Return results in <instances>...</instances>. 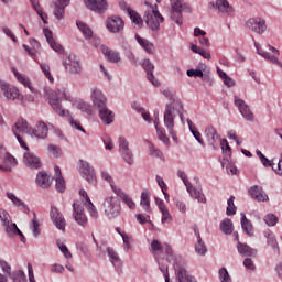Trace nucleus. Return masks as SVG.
Here are the masks:
<instances>
[{
  "label": "nucleus",
  "instance_id": "43",
  "mask_svg": "<svg viewBox=\"0 0 282 282\" xmlns=\"http://www.w3.org/2000/svg\"><path fill=\"white\" fill-rule=\"evenodd\" d=\"M156 135L159 138V140L161 142H163V144H165L166 147H170L171 145V141L169 140V137L166 135V130L164 128H160V126H158V122H156Z\"/></svg>",
  "mask_w": 282,
  "mask_h": 282
},
{
  "label": "nucleus",
  "instance_id": "29",
  "mask_svg": "<svg viewBox=\"0 0 282 282\" xmlns=\"http://www.w3.org/2000/svg\"><path fill=\"white\" fill-rule=\"evenodd\" d=\"M12 72L19 83H21L24 87H28L30 91H32V94H36V89L32 87V82H30V78H28V76L19 73V70H17V68L14 67L12 68Z\"/></svg>",
  "mask_w": 282,
  "mask_h": 282
},
{
  "label": "nucleus",
  "instance_id": "33",
  "mask_svg": "<svg viewBox=\"0 0 282 282\" xmlns=\"http://www.w3.org/2000/svg\"><path fill=\"white\" fill-rule=\"evenodd\" d=\"M7 197L8 199H10V202H12L13 205L17 206V208H19L23 213H30V207H28V205H25L23 200L17 197V195H14L13 193L7 192Z\"/></svg>",
  "mask_w": 282,
  "mask_h": 282
},
{
  "label": "nucleus",
  "instance_id": "19",
  "mask_svg": "<svg viewBox=\"0 0 282 282\" xmlns=\"http://www.w3.org/2000/svg\"><path fill=\"white\" fill-rule=\"evenodd\" d=\"M0 89H1L4 98H7V100H17V98H19V96H21L19 88H17L10 84L0 83Z\"/></svg>",
  "mask_w": 282,
  "mask_h": 282
},
{
  "label": "nucleus",
  "instance_id": "22",
  "mask_svg": "<svg viewBox=\"0 0 282 282\" xmlns=\"http://www.w3.org/2000/svg\"><path fill=\"white\" fill-rule=\"evenodd\" d=\"M205 138L213 149H217V142H219V133H217V129H215V127L212 124L206 127Z\"/></svg>",
  "mask_w": 282,
  "mask_h": 282
},
{
  "label": "nucleus",
  "instance_id": "6",
  "mask_svg": "<svg viewBox=\"0 0 282 282\" xmlns=\"http://www.w3.org/2000/svg\"><path fill=\"white\" fill-rule=\"evenodd\" d=\"M254 47L257 50V54H259V56H262V58H264V61H270V63H273V65H278V67H282V63L279 61V55L281 53L274 46L269 45V50H270V52L273 53V55H270L265 51H261L259 48V44L258 43H254Z\"/></svg>",
  "mask_w": 282,
  "mask_h": 282
},
{
  "label": "nucleus",
  "instance_id": "21",
  "mask_svg": "<svg viewBox=\"0 0 282 282\" xmlns=\"http://www.w3.org/2000/svg\"><path fill=\"white\" fill-rule=\"evenodd\" d=\"M142 68L144 69L147 74V78L154 87H160V82L155 79V76L153 75V69H155V65L151 63V59L145 58L142 62Z\"/></svg>",
  "mask_w": 282,
  "mask_h": 282
},
{
  "label": "nucleus",
  "instance_id": "62",
  "mask_svg": "<svg viewBox=\"0 0 282 282\" xmlns=\"http://www.w3.org/2000/svg\"><path fill=\"white\" fill-rule=\"evenodd\" d=\"M218 274L220 282H232V279L230 278V274L226 268H221Z\"/></svg>",
  "mask_w": 282,
  "mask_h": 282
},
{
  "label": "nucleus",
  "instance_id": "26",
  "mask_svg": "<svg viewBox=\"0 0 282 282\" xmlns=\"http://www.w3.org/2000/svg\"><path fill=\"white\" fill-rule=\"evenodd\" d=\"M35 182L40 188H50V186H52L53 178L45 172H39Z\"/></svg>",
  "mask_w": 282,
  "mask_h": 282
},
{
  "label": "nucleus",
  "instance_id": "39",
  "mask_svg": "<svg viewBox=\"0 0 282 282\" xmlns=\"http://www.w3.org/2000/svg\"><path fill=\"white\" fill-rule=\"evenodd\" d=\"M140 204L145 213H151V193H149V191H143L141 193Z\"/></svg>",
  "mask_w": 282,
  "mask_h": 282
},
{
  "label": "nucleus",
  "instance_id": "25",
  "mask_svg": "<svg viewBox=\"0 0 282 282\" xmlns=\"http://www.w3.org/2000/svg\"><path fill=\"white\" fill-rule=\"evenodd\" d=\"M69 1L72 0H57L54 3V17H56V19H58V21H61V19H63V17L65 15V8L67 6H69Z\"/></svg>",
  "mask_w": 282,
  "mask_h": 282
},
{
  "label": "nucleus",
  "instance_id": "32",
  "mask_svg": "<svg viewBox=\"0 0 282 282\" xmlns=\"http://www.w3.org/2000/svg\"><path fill=\"white\" fill-rule=\"evenodd\" d=\"M237 250L241 257H257V249H252V247L247 243L238 241Z\"/></svg>",
  "mask_w": 282,
  "mask_h": 282
},
{
  "label": "nucleus",
  "instance_id": "41",
  "mask_svg": "<svg viewBox=\"0 0 282 282\" xmlns=\"http://www.w3.org/2000/svg\"><path fill=\"white\" fill-rule=\"evenodd\" d=\"M184 11L183 10H177V9H171L170 17L176 25H183L184 24V18L182 15Z\"/></svg>",
  "mask_w": 282,
  "mask_h": 282
},
{
  "label": "nucleus",
  "instance_id": "31",
  "mask_svg": "<svg viewBox=\"0 0 282 282\" xmlns=\"http://www.w3.org/2000/svg\"><path fill=\"white\" fill-rule=\"evenodd\" d=\"M101 52L109 63H120L121 57L119 52L109 50V47L105 45L101 46Z\"/></svg>",
  "mask_w": 282,
  "mask_h": 282
},
{
  "label": "nucleus",
  "instance_id": "40",
  "mask_svg": "<svg viewBox=\"0 0 282 282\" xmlns=\"http://www.w3.org/2000/svg\"><path fill=\"white\" fill-rule=\"evenodd\" d=\"M241 228L249 236L252 237L254 231L252 230V223L248 220L245 213H241Z\"/></svg>",
  "mask_w": 282,
  "mask_h": 282
},
{
  "label": "nucleus",
  "instance_id": "23",
  "mask_svg": "<svg viewBox=\"0 0 282 282\" xmlns=\"http://www.w3.org/2000/svg\"><path fill=\"white\" fill-rule=\"evenodd\" d=\"M43 32L50 47H52L54 52H57V54H63V46L56 43V41H54V35L52 33V30L45 28Z\"/></svg>",
  "mask_w": 282,
  "mask_h": 282
},
{
  "label": "nucleus",
  "instance_id": "37",
  "mask_svg": "<svg viewBox=\"0 0 282 282\" xmlns=\"http://www.w3.org/2000/svg\"><path fill=\"white\" fill-rule=\"evenodd\" d=\"M107 252H108V257L110 259V263H112V265L115 268H121L122 260L120 259V256H118V252H116V250H113V248H111V247L107 248Z\"/></svg>",
  "mask_w": 282,
  "mask_h": 282
},
{
  "label": "nucleus",
  "instance_id": "51",
  "mask_svg": "<svg viewBox=\"0 0 282 282\" xmlns=\"http://www.w3.org/2000/svg\"><path fill=\"white\" fill-rule=\"evenodd\" d=\"M195 252H197L200 257H206V252H208V248H206V243L202 238H198L195 245Z\"/></svg>",
  "mask_w": 282,
  "mask_h": 282
},
{
  "label": "nucleus",
  "instance_id": "14",
  "mask_svg": "<svg viewBox=\"0 0 282 282\" xmlns=\"http://www.w3.org/2000/svg\"><path fill=\"white\" fill-rule=\"evenodd\" d=\"M63 65L69 74H80L83 72V67H80V62L76 58V55H68Z\"/></svg>",
  "mask_w": 282,
  "mask_h": 282
},
{
  "label": "nucleus",
  "instance_id": "30",
  "mask_svg": "<svg viewBox=\"0 0 282 282\" xmlns=\"http://www.w3.org/2000/svg\"><path fill=\"white\" fill-rule=\"evenodd\" d=\"M99 118L104 122V124H112L113 119L116 118V115H113V111H111L109 108H101L98 110Z\"/></svg>",
  "mask_w": 282,
  "mask_h": 282
},
{
  "label": "nucleus",
  "instance_id": "44",
  "mask_svg": "<svg viewBox=\"0 0 282 282\" xmlns=\"http://www.w3.org/2000/svg\"><path fill=\"white\" fill-rule=\"evenodd\" d=\"M148 144H149V155H151V158H159V160H164V153L160 151V149L155 148V145L153 144V142L147 140Z\"/></svg>",
  "mask_w": 282,
  "mask_h": 282
},
{
  "label": "nucleus",
  "instance_id": "12",
  "mask_svg": "<svg viewBox=\"0 0 282 282\" xmlns=\"http://www.w3.org/2000/svg\"><path fill=\"white\" fill-rule=\"evenodd\" d=\"M79 173L84 180H87L89 184H96V173L94 167L89 165V162L80 160Z\"/></svg>",
  "mask_w": 282,
  "mask_h": 282
},
{
  "label": "nucleus",
  "instance_id": "13",
  "mask_svg": "<svg viewBox=\"0 0 282 282\" xmlns=\"http://www.w3.org/2000/svg\"><path fill=\"white\" fill-rule=\"evenodd\" d=\"M84 2L88 10H91V12H96L97 14H105L107 8H109L107 0H84Z\"/></svg>",
  "mask_w": 282,
  "mask_h": 282
},
{
  "label": "nucleus",
  "instance_id": "3",
  "mask_svg": "<svg viewBox=\"0 0 282 282\" xmlns=\"http://www.w3.org/2000/svg\"><path fill=\"white\" fill-rule=\"evenodd\" d=\"M44 91L46 94V97L48 98V102L53 111H55V113H57V116H61L62 118L66 116L68 118L70 127H74L78 131H82L83 133H85V129H83V126H80V122L74 121V118H72V116L69 115V111L63 109V106L61 105V98L58 97V93L50 88H44Z\"/></svg>",
  "mask_w": 282,
  "mask_h": 282
},
{
  "label": "nucleus",
  "instance_id": "49",
  "mask_svg": "<svg viewBox=\"0 0 282 282\" xmlns=\"http://www.w3.org/2000/svg\"><path fill=\"white\" fill-rule=\"evenodd\" d=\"M30 228L33 232V237H39L41 235V224L36 219V213H33V219L31 221Z\"/></svg>",
  "mask_w": 282,
  "mask_h": 282
},
{
  "label": "nucleus",
  "instance_id": "16",
  "mask_svg": "<svg viewBox=\"0 0 282 282\" xmlns=\"http://www.w3.org/2000/svg\"><path fill=\"white\" fill-rule=\"evenodd\" d=\"M0 221L7 235H12V229L15 228L17 223H12V216L6 209H0Z\"/></svg>",
  "mask_w": 282,
  "mask_h": 282
},
{
  "label": "nucleus",
  "instance_id": "34",
  "mask_svg": "<svg viewBox=\"0 0 282 282\" xmlns=\"http://www.w3.org/2000/svg\"><path fill=\"white\" fill-rule=\"evenodd\" d=\"M135 41L139 43V45H141V47L144 50V52H147V54L155 53V46L149 40L135 34Z\"/></svg>",
  "mask_w": 282,
  "mask_h": 282
},
{
  "label": "nucleus",
  "instance_id": "15",
  "mask_svg": "<svg viewBox=\"0 0 282 282\" xmlns=\"http://www.w3.org/2000/svg\"><path fill=\"white\" fill-rule=\"evenodd\" d=\"M247 28L256 34H263L265 30H268V25H265V20L261 18H251L246 23Z\"/></svg>",
  "mask_w": 282,
  "mask_h": 282
},
{
  "label": "nucleus",
  "instance_id": "35",
  "mask_svg": "<svg viewBox=\"0 0 282 282\" xmlns=\"http://www.w3.org/2000/svg\"><path fill=\"white\" fill-rule=\"evenodd\" d=\"M170 3L171 10H182L183 12H187L188 14L193 12V9L184 0H170Z\"/></svg>",
  "mask_w": 282,
  "mask_h": 282
},
{
  "label": "nucleus",
  "instance_id": "2",
  "mask_svg": "<svg viewBox=\"0 0 282 282\" xmlns=\"http://www.w3.org/2000/svg\"><path fill=\"white\" fill-rule=\"evenodd\" d=\"M164 250L165 254H167L166 261L171 263V261H174V270L176 274L177 282H197L195 279L188 274V271H186V262L182 257H177L173 254V248L169 243H160L158 240H153L150 246V251L153 253L155 252H162Z\"/></svg>",
  "mask_w": 282,
  "mask_h": 282
},
{
  "label": "nucleus",
  "instance_id": "58",
  "mask_svg": "<svg viewBox=\"0 0 282 282\" xmlns=\"http://www.w3.org/2000/svg\"><path fill=\"white\" fill-rule=\"evenodd\" d=\"M56 246L64 254L65 259H72V252H69V249H67V246H65V243L61 242V240H56Z\"/></svg>",
  "mask_w": 282,
  "mask_h": 282
},
{
  "label": "nucleus",
  "instance_id": "61",
  "mask_svg": "<svg viewBox=\"0 0 282 282\" xmlns=\"http://www.w3.org/2000/svg\"><path fill=\"white\" fill-rule=\"evenodd\" d=\"M221 166L223 169L224 166H226L227 173H231V175H237V166L235 165V163H232V161L223 162Z\"/></svg>",
  "mask_w": 282,
  "mask_h": 282
},
{
  "label": "nucleus",
  "instance_id": "36",
  "mask_svg": "<svg viewBox=\"0 0 282 282\" xmlns=\"http://www.w3.org/2000/svg\"><path fill=\"white\" fill-rule=\"evenodd\" d=\"M0 268L3 272L0 273V282H8V276L12 274V267L6 260L0 259Z\"/></svg>",
  "mask_w": 282,
  "mask_h": 282
},
{
  "label": "nucleus",
  "instance_id": "54",
  "mask_svg": "<svg viewBox=\"0 0 282 282\" xmlns=\"http://www.w3.org/2000/svg\"><path fill=\"white\" fill-rule=\"evenodd\" d=\"M177 176L185 184V186L187 188V193H191V188H193V184H191V182L188 181V176L186 175V172H184L182 170H178L177 171Z\"/></svg>",
  "mask_w": 282,
  "mask_h": 282
},
{
  "label": "nucleus",
  "instance_id": "47",
  "mask_svg": "<svg viewBox=\"0 0 282 282\" xmlns=\"http://www.w3.org/2000/svg\"><path fill=\"white\" fill-rule=\"evenodd\" d=\"M76 25H77L78 30H80V32L85 36V39H91V36H94V31H91V29L88 28L84 22L77 21Z\"/></svg>",
  "mask_w": 282,
  "mask_h": 282
},
{
  "label": "nucleus",
  "instance_id": "17",
  "mask_svg": "<svg viewBox=\"0 0 282 282\" xmlns=\"http://www.w3.org/2000/svg\"><path fill=\"white\" fill-rule=\"evenodd\" d=\"M19 162L17 161V158H14L10 152L4 151V155L2 158V164H0V171H3L4 173H11L12 169L17 166Z\"/></svg>",
  "mask_w": 282,
  "mask_h": 282
},
{
  "label": "nucleus",
  "instance_id": "46",
  "mask_svg": "<svg viewBox=\"0 0 282 282\" xmlns=\"http://www.w3.org/2000/svg\"><path fill=\"white\" fill-rule=\"evenodd\" d=\"M9 279H11V281H13V282L28 281V278L25 276V272H23V270H15V271L11 272V274L9 275Z\"/></svg>",
  "mask_w": 282,
  "mask_h": 282
},
{
  "label": "nucleus",
  "instance_id": "42",
  "mask_svg": "<svg viewBox=\"0 0 282 282\" xmlns=\"http://www.w3.org/2000/svg\"><path fill=\"white\" fill-rule=\"evenodd\" d=\"M127 13L130 17L132 23H134L135 25H138V28H142V17H140V14L135 11H133V9L131 8H127Z\"/></svg>",
  "mask_w": 282,
  "mask_h": 282
},
{
  "label": "nucleus",
  "instance_id": "60",
  "mask_svg": "<svg viewBox=\"0 0 282 282\" xmlns=\"http://www.w3.org/2000/svg\"><path fill=\"white\" fill-rule=\"evenodd\" d=\"M264 223L267 226H275L279 224V217L274 214H268L264 216Z\"/></svg>",
  "mask_w": 282,
  "mask_h": 282
},
{
  "label": "nucleus",
  "instance_id": "50",
  "mask_svg": "<svg viewBox=\"0 0 282 282\" xmlns=\"http://www.w3.org/2000/svg\"><path fill=\"white\" fill-rule=\"evenodd\" d=\"M191 197H194V199H197L200 204H206V196L202 193V189H196L193 187L191 188V192H188Z\"/></svg>",
  "mask_w": 282,
  "mask_h": 282
},
{
  "label": "nucleus",
  "instance_id": "11",
  "mask_svg": "<svg viewBox=\"0 0 282 282\" xmlns=\"http://www.w3.org/2000/svg\"><path fill=\"white\" fill-rule=\"evenodd\" d=\"M235 106L239 109V112L241 113L242 118L247 120V122H252L254 120V113H252V110H250V106L243 101V99L235 96Z\"/></svg>",
  "mask_w": 282,
  "mask_h": 282
},
{
  "label": "nucleus",
  "instance_id": "24",
  "mask_svg": "<svg viewBox=\"0 0 282 282\" xmlns=\"http://www.w3.org/2000/svg\"><path fill=\"white\" fill-rule=\"evenodd\" d=\"M249 195L252 197V199H256V202H268V194L263 192V187L261 186H252L249 189Z\"/></svg>",
  "mask_w": 282,
  "mask_h": 282
},
{
  "label": "nucleus",
  "instance_id": "20",
  "mask_svg": "<svg viewBox=\"0 0 282 282\" xmlns=\"http://www.w3.org/2000/svg\"><path fill=\"white\" fill-rule=\"evenodd\" d=\"M12 132L14 135H19V133H28V135H32V126L28 123V120L19 118L12 128Z\"/></svg>",
  "mask_w": 282,
  "mask_h": 282
},
{
  "label": "nucleus",
  "instance_id": "53",
  "mask_svg": "<svg viewBox=\"0 0 282 282\" xmlns=\"http://www.w3.org/2000/svg\"><path fill=\"white\" fill-rule=\"evenodd\" d=\"M120 153L126 164H129L130 166L133 165L134 160H133V152L131 151V149L122 150Z\"/></svg>",
  "mask_w": 282,
  "mask_h": 282
},
{
  "label": "nucleus",
  "instance_id": "52",
  "mask_svg": "<svg viewBox=\"0 0 282 282\" xmlns=\"http://www.w3.org/2000/svg\"><path fill=\"white\" fill-rule=\"evenodd\" d=\"M236 214H237V206H235V196H230L229 199L227 200L226 215L230 217Z\"/></svg>",
  "mask_w": 282,
  "mask_h": 282
},
{
  "label": "nucleus",
  "instance_id": "55",
  "mask_svg": "<svg viewBox=\"0 0 282 282\" xmlns=\"http://www.w3.org/2000/svg\"><path fill=\"white\" fill-rule=\"evenodd\" d=\"M160 213L162 214V217H161L162 224H171V221H173V216H171V213L169 212V207H164L163 209H160Z\"/></svg>",
  "mask_w": 282,
  "mask_h": 282
},
{
  "label": "nucleus",
  "instance_id": "59",
  "mask_svg": "<svg viewBox=\"0 0 282 282\" xmlns=\"http://www.w3.org/2000/svg\"><path fill=\"white\" fill-rule=\"evenodd\" d=\"M41 70L43 72L44 76L50 80V83H54V77L52 76V73L50 72V64L41 63L40 64Z\"/></svg>",
  "mask_w": 282,
  "mask_h": 282
},
{
  "label": "nucleus",
  "instance_id": "27",
  "mask_svg": "<svg viewBox=\"0 0 282 282\" xmlns=\"http://www.w3.org/2000/svg\"><path fill=\"white\" fill-rule=\"evenodd\" d=\"M48 132L50 129L47 128V124H45V122L42 121L37 123L36 129L31 128V135H34V138H40L41 140L47 138Z\"/></svg>",
  "mask_w": 282,
  "mask_h": 282
},
{
  "label": "nucleus",
  "instance_id": "56",
  "mask_svg": "<svg viewBox=\"0 0 282 282\" xmlns=\"http://www.w3.org/2000/svg\"><path fill=\"white\" fill-rule=\"evenodd\" d=\"M122 241H123V249L126 252H129L131 248V243H133V238L129 236V234H122L121 235Z\"/></svg>",
  "mask_w": 282,
  "mask_h": 282
},
{
  "label": "nucleus",
  "instance_id": "45",
  "mask_svg": "<svg viewBox=\"0 0 282 282\" xmlns=\"http://www.w3.org/2000/svg\"><path fill=\"white\" fill-rule=\"evenodd\" d=\"M267 242H268V246L272 247L275 254H280L281 250L279 249V242L276 241V237L274 236V234L269 232L267 235Z\"/></svg>",
  "mask_w": 282,
  "mask_h": 282
},
{
  "label": "nucleus",
  "instance_id": "9",
  "mask_svg": "<svg viewBox=\"0 0 282 282\" xmlns=\"http://www.w3.org/2000/svg\"><path fill=\"white\" fill-rule=\"evenodd\" d=\"M106 28L111 34H120L124 30V20L118 15H111L106 21Z\"/></svg>",
  "mask_w": 282,
  "mask_h": 282
},
{
  "label": "nucleus",
  "instance_id": "10",
  "mask_svg": "<svg viewBox=\"0 0 282 282\" xmlns=\"http://www.w3.org/2000/svg\"><path fill=\"white\" fill-rule=\"evenodd\" d=\"M93 106L97 111H100V109H105L107 107V97L105 94H102V90L98 88H91L90 94Z\"/></svg>",
  "mask_w": 282,
  "mask_h": 282
},
{
  "label": "nucleus",
  "instance_id": "7",
  "mask_svg": "<svg viewBox=\"0 0 282 282\" xmlns=\"http://www.w3.org/2000/svg\"><path fill=\"white\" fill-rule=\"evenodd\" d=\"M73 218L78 226L87 228L89 220L87 219V215H85V207L80 203L73 204Z\"/></svg>",
  "mask_w": 282,
  "mask_h": 282
},
{
  "label": "nucleus",
  "instance_id": "1",
  "mask_svg": "<svg viewBox=\"0 0 282 282\" xmlns=\"http://www.w3.org/2000/svg\"><path fill=\"white\" fill-rule=\"evenodd\" d=\"M162 94L165 96V98H167V100H171L165 105V110L163 113L164 127L167 128L172 140L177 142V133L175 132V118L180 116L181 122L184 124V104H182V100L175 99V96L169 88L164 89Z\"/></svg>",
  "mask_w": 282,
  "mask_h": 282
},
{
  "label": "nucleus",
  "instance_id": "63",
  "mask_svg": "<svg viewBox=\"0 0 282 282\" xmlns=\"http://www.w3.org/2000/svg\"><path fill=\"white\" fill-rule=\"evenodd\" d=\"M256 154L260 159V162H262L263 166H267V167L274 166V163H272V161H270V159L265 158V155L263 153H261V150H257Z\"/></svg>",
  "mask_w": 282,
  "mask_h": 282
},
{
  "label": "nucleus",
  "instance_id": "48",
  "mask_svg": "<svg viewBox=\"0 0 282 282\" xmlns=\"http://www.w3.org/2000/svg\"><path fill=\"white\" fill-rule=\"evenodd\" d=\"M220 230L224 235H232V220L226 218L220 223Z\"/></svg>",
  "mask_w": 282,
  "mask_h": 282
},
{
  "label": "nucleus",
  "instance_id": "5",
  "mask_svg": "<svg viewBox=\"0 0 282 282\" xmlns=\"http://www.w3.org/2000/svg\"><path fill=\"white\" fill-rule=\"evenodd\" d=\"M101 208L108 219H116L120 215V210H122L120 199L116 196H107L104 199Z\"/></svg>",
  "mask_w": 282,
  "mask_h": 282
},
{
  "label": "nucleus",
  "instance_id": "38",
  "mask_svg": "<svg viewBox=\"0 0 282 282\" xmlns=\"http://www.w3.org/2000/svg\"><path fill=\"white\" fill-rule=\"evenodd\" d=\"M216 8H218V11L223 12V14H228V17L234 12L228 0H216Z\"/></svg>",
  "mask_w": 282,
  "mask_h": 282
},
{
  "label": "nucleus",
  "instance_id": "64",
  "mask_svg": "<svg viewBox=\"0 0 282 282\" xmlns=\"http://www.w3.org/2000/svg\"><path fill=\"white\" fill-rule=\"evenodd\" d=\"M121 199L126 204V206L130 208V210H135V202H133V198H131V196L126 194Z\"/></svg>",
  "mask_w": 282,
  "mask_h": 282
},
{
  "label": "nucleus",
  "instance_id": "8",
  "mask_svg": "<svg viewBox=\"0 0 282 282\" xmlns=\"http://www.w3.org/2000/svg\"><path fill=\"white\" fill-rule=\"evenodd\" d=\"M50 217L55 228H57V230H62V232H65L67 221L65 220V217L61 210H58V208H56L54 205L51 206Z\"/></svg>",
  "mask_w": 282,
  "mask_h": 282
},
{
  "label": "nucleus",
  "instance_id": "57",
  "mask_svg": "<svg viewBox=\"0 0 282 282\" xmlns=\"http://www.w3.org/2000/svg\"><path fill=\"white\" fill-rule=\"evenodd\" d=\"M84 206L87 208L93 219H98V209H96V206L94 205V203H91V200L89 203H85Z\"/></svg>",
  "mask_w": 282,
  "mask_h": 282
},
{
  "label": "nucleus",
  "instance_id": "28",
  "mask_svg": "<svg viewBox=\"0 0 282 282\" xmlns=\"http://www.w3.org/2000/svg\"><path fill=\"white\" fill-rule=\"evenodd\" d=\"M55 171V188L57 193H65V178H63V173L61 172V167L57 165L54 167Z\"/></svg>",
  "mask_w": 282,
  "mask_h": 282
},
{
  "label": "nucleus",
  "instance_id": "4",
  "mask_svg": "<svg viewBox=\"0 0 282 282\" xmlns=\"http://www.w3.org/2000/svg\"><path fill=\"white\" fill-rule=\"evenodd\" d=\"M145 6H149V8H151V10L145 11L144 14L148 28L153 31L160 30V23H164V17L160 14V11L158 10V4L151 6V3L145 2Z\"/></svg>",
  "mask_w": 282,
  "mask_h": 282
},
{
  "label": "nucleus",
  "instance_id": "18",
  "mask_svg": "<svg viewBox=\"0 0 282 282\" xmlns=\"http://www.w3.org/2000/svg\"><path fill=\"white\" fill-rule=\"evenodd\" d=\"M23 162L25 166H28V169H32L34 171L43 166V164L41 163V159L30 151L23 154Z\"/></svg>",
  "mask_w": 282,
  "mask_h": 282
}]
</instances>
